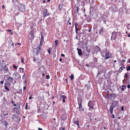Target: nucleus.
Listing matches in <instances>:
<instances>
[{"instance_id":"obj_1","label":"nucleus","mask_w":130,"mask_h":130,"mask_svg":"<svg viewBox=\"0 0 130 130\" xmlns=\"http://www.w3.org/2000/svg\"><path fill=\"white\" fill-rule=\"evenodd\" d=\"M19 11L22 12H24L25 10V5L23 4L20 3L18 6Z\"/></svg>"},{"instance_id":"obj_2","label":"nucleus","mask_w":130,"mask_h":130,"mask_svg":"<svg viewBox=\"0 0 130 130\" xmlns=\"http://www.w3.org/2000/svg\"><path fill=\"white\" fill-rule=\"evenodd\" d=\"M34 53L37 55L39 53L41 52L42 50L40 47V46H38L36 48L34 49Z\"/></svg>"},{"instance_id":"obj_3","label":"nucleus","mask_w":130,"mask_h":130,"mask_svg":"<svg viewBox=\"0 0 130 130\" xmlns=\"http://www.w3.org/2000/svg\"><path fill=\"white\" fill-rule=\"evenodd\" d=\"M43 17L44 18L46 16H49L50 14V13L48 12V10L47 9H43Z\"/></svg>"},{"instance_id":"obj_4","label":"nucleus","mask_w":130,"mask_h":130,"mask_svg":"<svg viewBox=\"0 0 130 130\" xmlns=\"http://www.w3.org/2000/svg\"><path fill=\"white\" fill-rule=\"evenodd\" d=\"M88 106L90 107L89 109V110H91V109H94L93 107V103L91 101H89V102L88 104Z\"/></svg>"},{"instance_id":"obj_5","label":"nucleus","mask_w":130,"mask_h":130,"mask_svg":"<svg viewBox=\"0 0 130 130\" xmlns=\"http://www.w3.org/2000/svg\"><path fill=\"white\" fill-rule=\"evenodd\" d=\"M112 106L114 108L118 106V102L117 101H114L112 102Z\"/></svg>"},{"instance_id":"obj_6","label":"nucleus","mask_w":130,"mask_h":130,"mask_svg":"<svg viewBox=\"0 0 130 130\" xmlns=\"http://www.w3.org/2000/svg\"><path fill=\"white\" fill-rule=\"evenodd\" d=\"M117 34V32L116 31H113L112 33V36L111 37V40H115L116 39Z\"/></svg>"},{"instance_id":"obj_7","label":"nucleus","mask_w":130,"mask_h":130,"mask_svg":"<svg viewBox=\"0 0 130 130\" xmlns=\"http://www.w3.org/2000/svg\"><path fill=\"white\" fill-rule=\"evenodd\" d=\"M105 56L106 57L105 59H107L110 57V55L109 52L107 51L105 53Z\"/></svg>"},{"instance_id":"obj_8","label":"nucleus","mask_w":130,"mask_h":130,"mask_svg":"<svg viewBox=\"0 0 130 130\" xmlns=\"http://www.w3.org/2000/svg\"><path fill=\"white\" fill-rule=\"evenodd\" d=\"M34 30H32L30 31V32L29 34V35L31 36L30 38L31 39H33L34 38Z\"/></svg>"},{"instance_id":"obj_9","label":"nucleus","mask_w":130,"mask_h":130,"mask_svg":"<svg viewBox=\"0 0 130 130\" xmlns=\"http://www.w3.org/2000/svg\"><path fill=\"white\" fill-rule=\"evenodd\" d=\"M90 52V50H89L87 48L86 50L84 52L85 55L87 56L89 55Z\"/></svg>"},{"instance_id":"obj_10","label":"nucleus","mask_w":130,"mask_h":130,"mask_svg":"<svg viewBox=\"0 0 130 130\" xmlns=\"http://www.w3.org/2000/svg\"><path fill=\"white\" fill-rule=\"evenodd\" d=\"M61 120L64 121L66 119L67 116L65 115H62L61 116Z\"/></svg>"},{"instance_id":"obj_11","label":"nucleus","mask_w":130,"mask_h":130,"mask_svg":"<svg viewBox=\"0 0 130 130\" xmlns=\"http://www.w3.org/2000/svg\"><path fill=\"white\" fill-rule=\"evenodd\" d=\"M116 94H110V95H109V97L108 96V98H111V99H112L113 98V99L114 100V99H115L116 98L115 97Z\"/></svg>"},{"instance_id":"obj_12","label":"nucleus","mask_w":130,"mask_h":130,"mask_svg":"<svg viewBox=\"0 0 130 130\" xmlns=\"http://www.w3.org/2000/svg\"><path fill=\"white\" fill-rule=\"evenodd\" d=\"M52 124L53 125L54 127L55 128V127H56L57 126V123H56V121H53L52 120Z\"/></svg>"},{"instance_id":"obj_13","label":"nucleus","mask_w":130,"mask_h":130,"mask_svg":"<svg viewBox=\"0 0 130 130\" xmlns=\"http://www.w3.org/2000/svg\"><path fill=\"white\" fill-rule=\"evenodd\" d=\"M4 120V117L2 115H0V122H3Z\"/></svg>"},{"instance_id":"obj_14","label":"nucleus","mask_w":130,"mask_h":130,"mask_svg":"<svg viewBox=\"0 0 130 130\" xmlns=\"http://www.w3.org/2000/svg\"><path fill=\"white\" fill-rule=\"evenodd\" d=\"M113 108H114L111 105L110 106V107L109 108V112L110 113L111 115H112L113 113Z\"/></svg>"},{"instance_id":"obj_15","label":"nucleus","mask_w":130,"mask_h":130,"mask_svg":"<svg viewBox=\"0 0 130 130\" xmlns=\"http://www.w3.org/2000/svg\"><path fill=\"white\" fill-rule=\"evenodd\" d=\"M77 50H78V54L80 56H81L82 54V51L81 49H78L77 48Z\"/></svg>"},{"instance_id":"obj_16","label":"nucleus","mask_w":130,"mask_h":130,"mask_svg":"<svg viewBox=\"0 0 130 130\" xmlns=\"http://www.w3.org/2000/svg\"><path fill=\"white\" fill-rule=\"evenodd\" d=\"M78 26V24L77 23H75V32L78 31H80L79 30L78 28H77V26Z\"/></svg>"},{"instance_id":"obj_17","label":"nucleus","mask_w":130,"mask_h":130,"mask_svg":"<svg viewBox=\"0 0 130 130\" xmlns=\"http://www.w3.org/2000/svg\"><path fill=\"white\" fill-rule=\"evenodd\" d=\"M74 124H76L77 125L78 127H79V125L78 123V120H74Z\"/></svg>"},{"instance_id":"obj_18","label":"nucleus","mask_w":130,"mask_h":130,"mask_svg":"<svg viewBox=\"0 0 130 130\" xmlns=\"http://www.w3.org/2000/svg\"><path fill=\"white\" fill-rule=\"evenodd\" d=\"M5 86L7 87H9L10 86V83H9L8 81H7V82L5 83L4 86Z\"/></svg>"},{"instance_id":"obj_19","label":"nucleus","mask_w":130,"mask_h":130,"mask_svg":"<svg viewBox=\"0 0 130 130\" xmlns=\"http://www.w3.org/2000/svg\"><path fill=\"white\" fill-rule=\"evenodd\" d=\"M4 69V64H0V70L2 71Z\"/></svg>"},{"instance_id":"obj_20","label":"nucleus","mask_w":130,"mask_h":130,"mask_svg":"<svg viewBox=\"0 0 130 130\" xmlns=\"http://www.w3.org/2000/svg\"><path fill=\"white\" fill-rule=\"evenodd\" d=\"M78 104L79 105L82 104V100L81 99H78Z\"/></svg>"},{"instance_id":"obj_21","label":"nucleus","mask_w":130,"mask_h":130,"mask_svg":"<svg viewBox=\"0 0 130 130\" xmlns=\"http://www.w3.org/2000/svg\"><path fill=\"white\" fill-rule=\"evenodd\" d=\"M13 79L11 77H9L8 79V80L11 83H12V81L13 80Z\"/></svg>"},{"instance_id":"obj_22","label":"nucleus","mask_w":130,"mask_h":130,"mask_svg":"<svg viewBox=\"0 0 130 130\" xmlns=\"http://www.w3.org/2000/svg\"><path fill=\"white\" fill-rule=\"evenodd\" d=\"M4 122V125L5 126V127H6L7 125L8 124V123L7 121H4L3 122Z\"/></svg>"},{"instance_id":"obj_23","label":"nucleus","mask_w":130,"mask_h":130,"mask_svg":"<svg viewBox=\"0 0 130 130\" xmlns=\"http://www.w3.org/2000/svg\"><path fill=\"white\" fill-rule=\"evenodd\" d=\"M123 68L125 69V67L123 66V67H120L119 68V71L120 72V73L123 70Z\"/></svg>"},{"instance_id":"obj_24","label":"nucleus","mask_w":130,"mask_h":130,"mask_svg":"<svg viewBox=\"0 0 130 130\" xmlns=\"http://www.w3.org/2000/svg\"><path fill=\"white\" fill-rule=\"evenodd\" d=\"M79 109L80 110H82L83 111H84V109L82 108V104L79 105Z\"/></svg>"},{"instance_id":"obj_25","label":"nucleus","mask_w":130,"mask_h":130,"mask_svg":"<svg viewBox=\"0 0 130 130\" xmlns=\"http://www.w3.org/2000/svg\"><path fill=\"white\" fill-rule=\"evenodd\" d=\"M103 28H101V29L100 30V31L99 32V34H102L103 33Z\"/></svg>"},{"instance_id":"obj_26","label":"nucleus","mask_w":130,"mask_h":130,"mask_svg":"<svg viewBox=\"0 0 130 130\" xmlns=\"http://www.w3.org/2000/svg\"><path fill=\"white\" fill-rule=\"evenodd\" d=\"M95 48L97 49V51H100L101 49L98 46H96L95 47Z\"/></svg>"},{"instance_id":"obj_27","label":"nucleus","mask_w":130,"mask_h":130,"mask_svg":"<svg viewBox=\"0 0 130 130\" xmlns=\"http://www.w3.org/2000/svg\"><path fill=\"white\" fill-rule=\"evenodd\" d=\"M61 98H62L63 99H65L66 98V96L64 95H62L60 96Z\"/></svg>"},{"instance_id":"obj_28","label":"nucleus","mask_w":130,"mask_h":130,"mask_svg":"<svg viewBox=\"0 0 130 130\" xmlns=\"http://www.w3.org/2000/svg\"><path fill=\"white\" fill-rule=\"evenodd\" d=\"M70 77L71 78L70 79L72 80H73L74 78L73 75V74H71V76H70Z\"/></svg>"},{"instance_id":"obj_29","label":"nucleus","mask_w":130,"mask_h":130,"mask_svg":"<svg viewBox=\"0 0 130 130\" xmlns=\"http://www.w3.org/2000/svg\"><path fill=\"white\" fill-rule=\"evenodd\" d=\"M5 89L8 91H9L10 90L8 88L9 87H7L6 86H4Z\"/></svg>"},{"instance_id":"obj_30","label":"nucleus","mask_w":130,"mask_h":130,"mask_svg":"<svg viewBox=\"0 0 130 130\" xmlns=\"http://www.w3.org/2000/svg\"><path fill=\"white\" fill-rule=\"evenodd\" d=\"M44 41V38L43 37H42L41 38V40L40 41V43H43V42Z\"/></svg>"},{"instance_id":"obj_31","label":"nucleus","mask_w":130,"mask_h":130,"mask_svg":"<svg viewBox=\"0 0 130 130\" xmlns=\"http://www.w3.org/2000/svg\"><path fill=\"white\" fill-rule=\"evenodd\" d=\"M97 59L95 57H93V61L94 62H97Z\"/></svg>"},{"instance_id":"obj_32","label":"nucleus","mask_w":130,"mask_h":130,"mask_svg":"<svg viewBox=\"0 0 130 130\" xmlns=\"http://www.w3.org/2000/svg\"><path fill=\"white\" fill-rule=\"evenodd\" d=\"M55 46H56L58 44V41L57 40H56L55 41Z\"/></svg>"},{"instance_id":"obj_33","label":"nucleus","mask_w":130,"mask_h":130,"mask_svg":"<svg viewBox=\"0 0 130 130\" xmlns=\"http://www.w3.org/2000/svg\"><path fill=\"white\" fill-rule=\"evenodd\" d=\"M126 70L128 71L130 70V66H128L126 68Z\"/></svg>"},{"instance_id":"obj_34","label":"nucleus","mask_w":130,"mask_h":130,"mask_svg":"<svg viewBox=\"0 0 130 130\" xmlns=\"http://www.w3.org/2000/svg\"><path fill=\"white\" fill-rule=\"evenodd\" d=\"M4 69L5 70L6 72H7L8 71V67H6L5 68H4Z\"/></svg>"},{"instance_id":"obj_35","label":"nucleus","mask_w":130,"mask_h":130,"mask_svg":"<svg viewBox=\"0 0 130 130\" xmlns=\"http://www.w3.org/2000/svg\"><path fill=\"white\" fill-rule=\"evenodd\" d=\"M13 68L14 69H17L18 68V67L16 66L15 65H14L13 66Z\"/></svg>"},{"instance_id":"obj_36","label":"nucleus","mask_w":130,"mask_h":130,"mask_svg":"<svg viewBox=\"0 0 130 130\" xmlns=\"http://www.w3.org/2000/svg\"><path fill=\"white\" fill-rule=\"evenodd\" d=\"M65 128L64 127H60V129L59 130H61V129H62V130H64L65 129Z\"/></svg>"},{"instance_id":"obj_37","label":"nucleus","mask_w":130,"mask_h":130,"mask_svg":"<svg viewBox=\"0 0 130 130\" xmlns=\"http://www.w3.org/2000/svg\"><path fill=\"white\" fill-rule=\"evenodd\" d=\"M27 105H28V103H26L25 106V109H27Z\"/></svg>"},{"instance_id":"obj_38","label":"nucleus","mask_w":130,"mask_h":130,"mask_svg":"<svg viewBox=\"0 0 130 130\" xmlns=\"http://www.w3.org/2000/svg\"><path fill=\"white\" fill-rule=\"evenodd\" d=\"M20 104L17 105V108L18 109H19V108H20Z\"/></svg>"},{"instance_id":"obj_39","label":"nucleus","mask_w":130,"mask_h":130,"mask_svg":"<svg viewBox=\"0 0 130 130\" xmlns=\"http://www.w3.org/2000/svg\"><path fill=\"white\" fill-rule=\"evenodd\" d=\"M29 94L30 96H32V95H33L32 93H31L30 92H29Z\"/></svg>"},{"instance_id":"obj_40","label":"nucleus","mask_w":130,"mask_h":130,"mask_svg":"<svg viewBox=\"0 0 130 130\" xmlns=\"http://www.w3.org/2000/svg\"><path fill=\"white\" fill-rule=\"evenodd\" d=\"M24 58H22L21 60V62H22L23 64H24Z\"/></svg>"},{"instance_id":"obj_41","label":"nucleus","mask_w":130,"mask_h":130,"mask_svg":"<svg viewBox=\"0 0 130 130\" xmlns=\"http://www.w3.org/2000/svg\"><path fill=\"white\" fill-rule=\"evenodd\" d=\"M4 82V80H1L0 82V83L1 84H3Z\"/></svg>"},{"instance_id":"obj_42","label":"nucleus","mask_w":130,"mask_h":130,"mask_svg":"<svg viewBox=\"0 0 130 130\" xmlns=\"http://www.w3.org/2000/svg\"><path fill=\"white\" fill-rule=\"evenodd\" d=\"M33 58H34L33 61L34 62L36 61V59L34 57H33Z\"/></svg>"},{"instance_id":"obj_43","label":"nucleus","mask_w":130,"mask_h":130,"mask_svg":"<svg viewBox=\"0 0 130 130\" xmlns=\"http://www.w3.org/2000/svg\"><path fill=\"white\" fill-rule=\"evenodd\" d=\"M50 50H51L50 49H48V52L49 53L50 55V54L51 53Z\"/></svg>"},{"instance_id":"obj_44","label":"nucleus","mask_w":130,"mask_h":130,"mask_svg":"<svg viewBox=\"0 0 130 130\" xmlns=\"http://www.w3.org/2000/svg\"><path fill=\"white\" fill-rule=\"evenodd\" d=\"M50 78V76L49 75H47L46 76V78L47 79H49Z\"/></svg>"},{"instance_id":"obj_45","label":"nucleus","mask_w":130,"mask_h":130,"mask_svg":"<svg viewBox=\"0 0 130 130\" xmlns=\"http://www.w3.org/2000/svg\"><path fill=\"white\" fill-rule=\"evenodd\" d=\"M127 87L128 88H130V85L129 84H128V85Z\"/></svg>"},{"instance_id":"obj_46","label":"nucleus","mask_w":130,"mask_h":130,"mask_svg":"<svg viewBox=\"0 0 130 130\" xmlns=\"http://www.w3.org/2000/svg\"><path fill=\"white\" fill-rule=\"evenodd\" d=\"M121 109L122 111H123L124 109V108L123 106L121 107Z\"/></svg>"},{"instance_id":"obj_47","label":"nucleus","mask_w":130,"mask_h":130,"mask_svg":"<svg viewBox=\"0 0 130 130\" xmlns=\"http://www.w3.org/2000/svg\"><path fill=\"white\" fill-rule=\"evenodd\" d=\"M125 76L126 77H128L127 74L126 73H125Z\"/></svg>"},{"instance_id":"obj_48","label":"nucleus","mask_w":130,"mask_h":130,"mask_svg":"<svg viewBox=\"0 0 130 130\" xmlns=\"http://www.w3.org/2000/svg\"><path fill=\"white\" fill-rule=\"evenodd\" d=\"M34 97H32V96H30V97L29 98V99H31L32 98H33Z\"/></svg>"},{"instance_id":"obj_49","label":"nucleus","mask_w":130,"mask_h":130,"mask_svg":"<svg viewBox=\"0 0 130 130\" xmlns=\"http://www.w3.org/2000/svg\"><path fill=\"white\" fill-rule=\"evenodd\" d=\"M124 87H122L121 88V90L122 91H124Z\"/></svg>"},{"instance_id":"obj_50","label":"nucleus","mask_w":130,"mask_h":130,"mask_svg":"<svg viewBox=\"0 0 130 130\" xmlns=\"http://www.w3.org/2000/svg\"><path fill=\"white\" fill-rule=\"evenodd\" d=\"M7 31L8 32H11L12 31V30L10 29L8 30Z\"/></svg>"},{"instance_id":"obj_51","label":"nucleus","mask_w":130,"mask_h":130,"mask_svg":"<svg viewBox=\"0 0 130 130\" xmlns=\"http://www.w3.org/2000/svg\"><path fill=\"white\" fill-rule=\"evenodd\" d=\"M61 56L62 57H64L65 56V55L64 54H62L61 55Z\"/></svg>"},{"instance_id":"obj_52","label":"nucleus","mask_w":130,"mask_h":130,"mask_svg":"<svg viewBox=\"0 0 130 130\" xmlns=\"http://www.w3.org/2000/svg\"><path fill=\"white\" fill-rule=\"evenodd\" d=\"M91 31V28H90V29L89 30H88V31L89 32H90Z\"/></svg>"},{"instance_id":"obj_53","label":"nucleus","mask_w":130,"mask_h":130,"mask_svg":"<svg viewBox=\"0 0 130 130\" xmlns=\"http://www.w3.org/2000/svg\"><path fill=\"white\" fill-rule=\"evenodd\" d=\"M122 87H125V88H126V86L125 85H122Z\"/></svg>"},{"instance_id":"obj_54","label":"nucleus","mask_w":130,"mask_h":130,"mask_svg":"<svg viewBox=\"0 0 130 130\" xmlns=\"http://www.w3.org/2000/svg\"><path fill=\"white\" fill-rule=\"evenodd\" d=\"M19 14V12H18L15 13V15H17Z\"/></svg>"},{"instance_id":"obj_55","label":"nucleus","mask_w":130,"mask_h":130,"mask_svg":"<svg viewBox=\"0 0 130 130\" xmlns=\"http://www.w3.org/2000/svg\"><path fill=\"white\" fill-rule=\"evenodd\" d=\"M52 120L53 121H56V119L55 118H54L53 119H52Z\"/></svg>"},{"instance_id":"obj_56","label":"nucleus","mask_w":130,"mask_h":130,"mask_svg":"<svg viewBox=\"0 0 130 130\" xmlns=\"http://www.w3.org/2000/svg\"><path fill=\"white\" fill-rule=\"evenodd\" d=\"M5 8V6H4L3 5V6H2V9H3L4 8Z\"/></svg>"},{"instance_id":"obj_57","label":"nucleus","mask_w":130,"mask_h":130,"mask_svg":"<svg viewBox=\"0 0 130 130\" xmlns=\"http://www.w3.org/2000/svg\"><path fill=\"white\" fill-rule=\"evenodd\" d=\"M63 102L64 103L65 102V99H63L62 100Z\"/></svg>"},{"instance_id":"obj_58","label":"nucleus","mask_w":130,"mask_h":130,"mask_svg":"<svg viewBox=\"0 0 130 130\" xmlns=\"http://www.w3.org/2000/svg\"><path fill=\"white\" fill-rule=\"evenodd\" d=\"M125 61V60H124L123 59H122V62H123V63Z\"/></svg>"},{"instance_id":"obj_59","label":"nucleus","mask_w":130,"mask_h":130,"mask_svg":"<svg viewBox=\"0 0 130 130\" xmlns=\"http://www.w3.org/2000/svg\"><path fill=\"white\" fill-rule=\"evenodd\" d=\"M59 60L60 61H62V59L61 58H60Z\"/></svg>"},{"instance_id":"obj_60","label":"nucleus","mask_w":130,"mask_h":130,"mask_svg":"<svg viewBox=\"0 0 130 130\" xmlns=\"http://www.w3.org/2000/svg\"><path fill=\"white\" fill-rule=\"evenodd\" d=\"M42 45L41 44V43H40V44L39 45H38V46H40V47L42 46Z\"/></svg>"},{"instance_id":"obj_61","label":"nucleus","mask_w":130,"mask_h":130,"mask_svg":"<svg viewBox=\"0 0 130 130\" xmlns=\"http://www.w3.org/2000/svg\"><path fill=\"white\" fill-rule=\"evenodd\" d=\"M38 130H42V128H38Z\"/></svg>"},{"instance_id":"obj_62","label":"nucleus","mask_w":130,"mask_h":130,"mask_svg":"<svg viewBox=\"0 0 130 130\" xmlns=\"http://www.w3.org/2000/svg\"><path fill=\"white\" fill-rule=\"evenodd\" d=\"M4 115L5 116H6V115H8V113H5L4 114Z\"/></svg>"},{"instance_id":"obj_63","label":"nucleus","mask_w":130,"mask_h":130,"mask_svg":"<svg viewBox=\"0 0 130 130\" xmlns=\"http://www.w3.org/2000/svg\"><path fill=\"white\" fill-rule=\"evenodd\" d=\"M75 32H76V34L77 35H78V34L79 33V32H78V31Z\"/></svg>"},{"instance_id":"obj_64","label":"nucleus","mask_w":130,"mask_h":130,"mask_svg":"<svg viewBox=\"0 0 130 130\" xmlns=\"http://www.w3.org/2000/svg\"><path fill=\"white\" fill-rule=\"evenodd\" d=\"M100 73L99 72H98V73L97 74V76H99V75H100Z\"/></svg>"}]
</instances>
